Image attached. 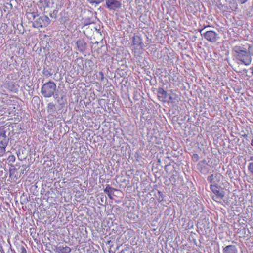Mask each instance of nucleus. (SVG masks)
<instances>
[{"mask_svg": "<svg viewBox=\"0 0 253 253\" xmlns=\"http://www.w3.org/2000/svg\"><path fill=\"white\" fill-rule=\"evenodd\" d=\"M55 105L52 103H50L48 105V108L50 110H53L55 107Z\"/></svg>", "mask_w": 253, "mask_h": 253, "instance_id": "c756f323", "label": "nucleus"}, {"mask_svg": "<svg viewBox=\"0 0 253 253\" xmlns=\"http://www.w3.org/2000/svg\"><path fill=\"white\" fill-rule=\"evenodd\" d=\"M57 103L59 105L58 108L59 110L63 109L67 104L66 98L65 95H62L60 98L57 99Z\"/></svg>", "mask_w": 253, "mask_h": 253, "instance_id": "2eb2a0df", "label": "nucleus"}, {"mask_svg": "<svg viewBox=\"0 0 253 253\" xmlns=\"http://www.w3.org/2000/svg\"><path fill=\"white\" fill-rule=\"evenodd\" d=\"M242 53L243 54L235 57L234 58L238 63L247 66H250L253 61V58L251 57L250 52L248 50L247 51H245L244 53Z\"/></svg>", "mask_w": 253, "mask_h": 253, "instance_id": "39448f33", "label": "nucleus"}, {"mask_svg": "<svg viewBox=\"0 0 253 253\" xmlns=\"http://www.w3.org/2000/svg\"><path fill=\"white\" fill-rule=\"evenodd\" d=\"M197 169L202 174H206L209 171L208 166L206 160L200 161L197 164Z\"/></svg>", "mask_w": 253, "mask_h": 253, "instance_id": "9d476101", "label": "nucleus"}, {"mask_svg": "<svg viewBox=\"0 0 253 253\" xmlns=\"http://www.w3.org/2000/svg\"><path fill=\"white\" fill-rule=\"evenodd\" d=\"M207 27H205V28L199 30L201 36L204 37L206 40L211 42H215L217 40L219 39L218 34L216 32L212 30L204 32L205 29Z\"/></svg>", "mask_w": 253, "mask_h": 253, "instance_id": "20e7f679", "label": "nucleus"}, {"mask_svg": "<svg viewBox=\"0 0 253 253\" xmlns=\"http://www.w3.org/2000/svg\"><path fill=\"white\" fill-rule=\"evenodd\" d=\"M251 146H253V139H252L251 140Z\"/></svg>", "mask_w": 253, "mask_h": 253, "instance_id": "4c0bfd02", "label": "nucleus"}, {"mask_svg": "<svg viewBox=\"0 0 253 253\" xmlns=\"http://www.w3.org/2000/svg\"><path fill=\"white\" fill-rule=\"evenodd\" d=\"M50 23V20L46 15H42L37 18L34 22L35 27H40L47 26Z\"/></svg>", "mask_w": 253, "mask_h": 253, "instance_id": "6e6552de", "label": "nucleus"}, {"mask_svg": "<svg viewBox=\"0 0 253 253\" xmlns=\"http://www.w3.org/2000/svg\"><path fill=\"white\" fill-rule=\"evenodd\" d=\"M133 43L135 45H141L142 44V40L138 36H134L133 37Z\"/></svg>", "mask_w": 253, "mask_h": 253, "instance_id": "f3484780", "label": "nucleus"}, {"mask_svg": "<svg viewBox=\"0 0 253 253\" xmlns=\"http://www.w3.org/2000/svg\"><path fill=\"white\" fill-rule=\"evenodd\" d=\"M8 112V114L9 115H11V116H8V118L7 120H14L15 121H20L21 120V119H22V117L21 116H19L18 114H16L15 113V112Z\"/></svg>", "mask_w": 253, "mask_h": 253, "instance_id": "dca6fc26", "label": "nucleus"}, {"mask_svg": "<svg viewBox=\"0 0 253 253\" xmlns=\"http://www.w3.org/2000/svg\"><path fill=\"white\" fill-rule=\"evenodd\" d=\"M105 101L104 100H101L99 101L100 105H102V104L103 105V106H102V108L104 109H106V108H105L106 106L105 105Z\"/></svg>", "mask_w": 253, "mask_h": 253, "instance_id": "7c9ffc66", "label": "nucleus"}, {"mask_svg": "<svg viewBox=\"0 0 253 253\" xmlns=\"http://www.w3.org/2000/svg\"><path fill=\"white\" fill-rule=\"evenodd\" d=\"M248 169L252 174V175L253 176V162H251L248 165Z\"/></svg>", "mask_w": 253, "mask_h": 253, "instance_id": "4be33fe9", "label": "nucleus"}, {"mask_svg": "<svg viewBox=\"0 0 253 253\" xmlns=\"http://www.w3.org/2000/svg\"><path fill=\"white\" fill-rule=\"evenodd\" d=\"M248 49V43L244 41H235L232 46V55L234 57L245 53Z\"/></svg>", "mask_w": 253, "mask_h": 253, "instance_id": "f03ea898", "label": "nucleus"}, {"mask_svg": "<svg viewBox=\"0 0 253 253\" xmlns=\"http://www.w3.org/2000/svg\"><path fill=\"white\" fill-rule=\"evenodd\" d=\"M20 253H27L25 248L24 246H21L20 248Z\"/></svg>", "mask_w": 253, "mask_h": 253, "instance_id": "2f4dec72", "label": "nucleus"}, {"mask_svg": "<svg viewBox=\"0 0 253 253\" xmlns=\"http://www.w3.org/2000/svg\"><path fill=\"white\" fill-rule=\"evenodd\" d=\"M56 89V85L55 83L50 81L42 86L41 93L45 98H49L54 95V97L57 98V94L54 95Z\"/></svg>", "mask_w": 253, "mask_h": 253, "instance_id": "7ed1b4c3", "label": "nucleus"}, {"mask_svg": "<svg viewBox=\"0 0 253 253\" xmlns=\"http://www.w3.org/2000/svg\"><path fill=\"white\" fill-rule=\"evenodd\" d=\"M106 7L111 10H115L121 7L122 4L117 0H105Z\"/></svg>", "mask_w": 253, "mask_h": 253, "instance_id": "1a4fd4ad", "label": "nucleus"}, {"mask_svg": "<svg viewBox=\"0 0 253 253\" xmlns=\"http://www.w3.org/2000/svg\"><path fill=\"white\" fill-rule=\"evenodd\" d=\"M55 251L58 253H69L71 251L70 247L62 245H58L55 247Z\"/></svg>", "mask_w": 253, "mask_h": 253, "instance_id": "ddd939ff", "label": "nucleus"}, {"mask_svg": "<svg viewBox=\"0 0 253 253\" xmlns=\"http://www.w3.org/2000/svg\"><path fill=\"white\" fill-rule=\"evenodd\" d=\"M97 77L101 81H102L104 79V74L102 72H99Z\"/></svg>", "mask_w": 253, "mask_h": 253, "instance_id": "a878e982", "label": "nucleus"}, {"mask_svg": "<svg viewBox=\"0 0 253 253\" xmlns=\"http://www.w3.org/2000/svg\"><path fill=\"white\" fill-rule=\"evenodd\" d=\"M8 141L5 130L3 128H0V154L2 155L5 153Z\"/></svg>", "mask_w": 253, "mask_h": 253, "instance_id": "423d86ee", "label": "nucleus"}, {"mask_svg": "<svg viewBox=\"0 0 253 253\" xmlns=\"http://www.w3.org/2000/svg\"><path fill=\"white\" fill-rule=\"evenodd\" d=\"M220 188L221 187L218 186L217 184L210 185V189L215 194L212 199L215 201L221 200L225 196V192Z\"/></svg>", "mask_w": 253, "mask_h": 253, "instance_id": "0eeeda50", "label": "nucleus"}, {"mask_svg": "<svg viewBox=\"0 0 253 253\" xmlns=\"http://www.w3.org/2000/svg\"><path fill=\"white\" fill-rule=\"evenodd\" d=\"M229 7L230 10L235 11L237 9V4L234 0H232L229 3Z\"/></svg>", "mask_w": 253, "mask_h": 253, "instance_id": "a211bd4d", "label": "nucleus"}, {"mask_svg": "<svg viewBox=\"0 0 253 253\" xmlns=\"http://www.w3.org/2000/svg\"><path fill=\"white\" fill-rule=\"evenodd\" d=\"M4 86L9 91L13 93H17L18 91L17 84L13 81H9L5 83L4 84Z\"/></svg>", "mask_w": 253, "mask_h": 253, "instance_id": "9b49d317", "label": "nucleus"}, {"mask_svg": "<svg viewBox=\"0 0 253 253\" xmlns=\"http://www.w3.org/2000/svg\"><path fill=\"white\" fill-rule=\"evenodd\" d=\"M223 253H238V250L235 245H227L223 248Z\"/></svg>", "mask_w": 253, "mask_h": 253, "instance_id": "4468645a", "label": "nucleus"}, {"mask_svg": "<svg viewBox=\"0 0 253 253\" xmlns=\"http://www.w3.org/2000/svg\"><path fill=\"white\" fill-rule=\"evenodd\" d=\"M140 94L136 92V93L134 94V99L138 100L139 99V97H140Z\"/></svg>", "mask_w": 253, "mask_h": 253, "instance_id": "72a5a7b5", "label": "nucleus"}, {"mask_svg": "<svg viewBox=\"0 0 253 253\" xmlns=\"http://www.w3.org/2000/svg\"><path fill=\"white\" fill-rule=\"evenodd\" d=\"M242 4L245 3L248 0H238Z\"/></svg>", "mask_w": 253, "mask_h": 253, "instance_id": "e433bc0d", "label": "nucleus"}, {"mask_svg": "<svg viewBox=\"0 0 253 253\" xmlns=\"http://www.w3.org/2000/svg\"><path fill=\"white\" fill-rule=\"evenodd\" d=\"M90 30H95V31H97V32L99 33L100 35H101V32L100 31V28L97 29V28L94 26V25H90V26H89L88 27H87L86 28V30L84 32V33L86 32L87 33Z\"/></svg>", "mask_w": 253, "mask_h": 253, "instance_id": "6ab92c4d", "label": "nucleus"}, {"mask_svg": "<svg viewBox=\"0 0 253 253\" xmlns=\"http://www.w3.org/2000/svg\"><path fill=\"white\" fill-rule=\"evenodd\" d=\"M117 189L112 187L109 185H107L106 188L104 189V191L105 193H108L112 192H114V191H116Z\"/></svg>", "mask_w": 253, "mask_h": 253, "instance_id": "aec40b11", "label": "nucleus"}, {"mask_svg": "<svg viewBox=\"0 0 253 253\" xmlns=\"http://www.w3.org/2000/svg\"><path fill=\"white\" fill-rule=\"evenodd\" d=\"M76 45L78 50L81 52L85 51L87 48V44L83 39H79L76 42Z\"/></svg>", "mask_w": 253, "mask_h": 253, "instance_id": "f8f14e48", "label": "nucleus"}, {"mask_svg": "<svg viewBox=\"0 0 253 253\" xmlns=\"http://www.w3.org/2000/svg\"><path fill=\"white\" fill-rule=\"evenodd\" d=\"M157 96L160 101L168 104L176 103L178 102V96L175 93L168 94L167 91L162 88H159L157 91Z\"/></svg>", "mask_w": 253, "mask_h": 253, "instance_id": "f257e3e1", "label": "nucleus"}, {"mask_svg": "<svg viewBox=\"0 0 253 253\" xmlns=\"http://www.w3.org/2000/svg\"><path fill=\"white\" fill-rule=\"evenodd\" d=\"M158 194L159 195V197L158 198V201L160 202L163 200V193L161 191H158Z\"/></svg>", "mask_w": 253, "mask_h": 253, "instance_id": "cd10ccee", "label": "nucleus"}, {"mask_svg": "<svg viewBox=\"0 0 253 253\" xmlns=\"http://www.w3.org/2000/svg\"><path fill=\"white\" fill-rule=\"evenodd\" d=\"M104 0H88V1H89L90 3L92 4H99L101 2H102Z\"/></svg>", "mask_w": 253, "mask_h": 253, "instance_id": "5701e85b", "label": "nucleus"}, {"mask_svg": "<svg viewBox=\"0 0 253 253\" xmlns=\"http://www.w3.org/2000/svg\"><path fill=\"white\" fill-rule=\"evenodd\" d=\"M8 160L9 161L14 162V161H15V157L14 155L10 156L8 157Z\"/></svg>", "mask_w": 253, "mask_h": 253, "instance_id": "473e14b6", "label": "nucleus"}, {"mask_svg": "<svg viewBox=\"0 0 253 253\" xmlns=\"http://www.w3.org/2000/svg\"><path fill=\"white\" fill-rule=\"evenodd\" d=\"M170 180L171 182H175L176 179L174 176V175H173L172 176H171Z\"/></svg>", "mask_w": 253, "mask_h": 253, "instance_id": "f704fd0d", "label": "nucleus"}, {"mask_svg": "<svg viewBox=\"0 0 253 253\" xmlns=\"http://www.w3.org/2000/svg\"><path fill=\"white\" fill-rule=\"evenodd\" d=\"M58 12V10H54L53 11L52 13H50V16L51 18H56L57 17V14Z\"/></svg>", "mask_w": 253, "mask_h": 253, "instance_id": "b1692460", "label": "nucleus"}, {"mask_svg": "<svg viewBox=\"0 0 253 253\" xmlns=\"http://www.w3.org/2000/svg\"><path fill=\"white\" fill-rule=\"evenodd\" d=\"M42 73L46 77H48L52 75V73L50 72L48 69L44 68Z\"/></svg>", "mask_w": 253, "mask_h": 253, "instance_id": "412c9836", "label": "nucleus"}, {"mask_svg": "<svg viewBox=\"0 0 253 253\" xmlns=\"http://www.w3.org/2000/svg\"><path fill=\"white\" fill-rule=\"evenodd\" d=\"M192 158L194 162H197L199 159V155L197 154H194Z\"/></svg>", "mask_w": 253, "mask_h": 253, "instance_id": "bb28decb", "label": "nucleus"}, {"mask_svg": "<svg viewBox=\"0 0 253 253\" xmlns=\"http://www.w3.org/2000/svg\"><path fill=\"white\" fill-rule=\"evenodd\" d=\"M29 15L31 16L33 18V19L35 21L36 20V18L38 17V15L36 13H31L29 14Z\"/></svg>", "mask_w": 253, "mask_h": 253, "instance_id": "c85d7f7f", "label": "nucleus"}, {"mask_svg": "<svg viewBox=\"0 0 253 253\" xmlns=\"http://www.w3.org/2000/svg\"><path fill=\"white\" fill-rule=\"evenodd\" d=\"M214 179V175L213 174H211V175L210 176H209L208 177H207V181L209 182V183H212L213 180Z\"/></svg>", "mask_w": 253, "mask_h": 253, "instance_id": "393cba45", "label": "nucleus"}, {"mask_svg": "<svg viewBox=\"0 0 253 253\" xmlns=\"http://www.w3.org/2000/svg\"><path fill=\"white\" fill-rule=\"evenodd\" d=\"M107 194L108 195V197H109L110 199H112V195H113V192H110V193H107Z\"/></svg>", "mask_w": 253, "mask_h": 253, "instance_id": "c9c22d12", "label": "nucleus"}]
</instances>
